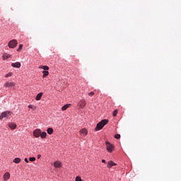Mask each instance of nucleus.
I'll use <instances>...</instances> for the list:
<instances>
[{"mask_svg": "<svg viewBox=\"0 0 181 181\" xmlns=\"http://www.w3.org/2000/svg\"><path fill=\"white\" fill-rule=\"evenodd\" d=\"M108 124V119H103L99 123L97 124L95 131H100Z\"/></svg>", "mask_w": 181, "mask_h": 181, "instance_id": "nucleus-1", "label": "nucleus"}, {"mask_svg": "<svg viewBox=\"0 0 181 181\" xmlns=\"http://www.w3.org/2000/svg\"><path fill=\"white\" fill-rule=\"evenodd\" d=\"M39 69H42V70H44L42 71V78H45L46 77H47V76H49V72L47 71V70H49V67L47 66H40Z\"/></svg>", "mask_w": 181, "mask_h": 181, "instance_id": "nucleus-2", "label": "nucleus"}, {"mask_svg": "<svg viewBox=\"0 0 181 181\" xmlns=\"http://www.w3.org/2000/svg\"><path fill=\"white\" fill-rule=\"evenodd\" d=\"M106 149L109 153H112V151H114V145L110 144V141H106Z\"/></svg>", "mask_w": 181, "mask_h": 181, "instance_id": "nucleus-3", "label": "nucleus"}, {"mask_svg": "<svg viewBox=\"0 0 181 181\" xmlns=\"http://www.w3.org/2000/svg\"><path fill=\"white\" fill-rule=\"evenodd\" d=\"M8 46L10 49H13L18 46V40H11L8 42Z\"/></svg>", "mask_w": 181, "mask_h": 181, "instance_id": "nucleus-4", "label": "nucleus"}, {"mask_svg": "<svg viewBox=\"0 0 181 181\" xmlns=\"http://www.w3.org/2000/svg\"><path fill=\"white\" fill-rule=\"evenodd\" d=\"M42 131L40 129H36L33 131V136H35V138H39V136H40V134H41Z\"/></svg>", "mask_w": 181, "mask_h": 181, "instance_id": "nucleus-5", "label": "nucleus"}, {"mask_svg": "<svg viewBox=\"0 0 181 181\" xmlns=\"http://www.w3.org/2000/svg\"><path fill=\"white\" fill-rule=\"evenodd\" d=\"M9 115H11V112L10 111H6V112H3L1 114V118H8V117H9Z\"/></svg>", "mask_w": 181, "mask_h": 181, "instance_id": "nucleus-6", "label": "nucleus"}, {"mask_svg": "<svg viewBox=\"0 0 181 181\" xmlns=\"http://www.w3.org/2000/svg\"><path fill=\"white\" fill-rule=\"evenodd\" d=\"M79 134L81 135V136H87L88 132L85 128H83L79 131Z\"/></svg>", "mask_w": 181, "mask_h": 181, "instance_id": "nucleus-7", "label": "nucleus"}, {"mask_svg": "<svg viewBox=\"0 0 181 181\" xmlns=\"http://www.w3.org/2000/svg\"><path fill=\"white\" fill-rule=\"evenodd\" d=\"M86 100H81L78 103V105L79 107L81 108H84L85 106H86Z\"/></svg>", "mask_w": 181, "mask_h": 181, "instance_id": "nucleus-8", "label": "nucleus"}, {"mask_svg": "<svg viewBox=\"0 0 181 181\" xmlns=\"http://www.w3.org/2000/svg\"><path fill=\"white\" fill-rule=\"evenodd\" d=\"M4 87H6V88H9V87H15V83H13V82H6L4 84Z\"/></svg>", "mask_w": 181, "mask_h": 181, "instance_id": "nucleus-9", "label": "nucleus"}, {"mask_svg": "<svg viewBox=\"0 0 181 181\" xmlns=\"http://www.w3.org/2000/svg\"><path fill=\"white\" fill-rule=\"evenodd\" d=\"M112 166H117V163H114V161L110 160L107 163V168L109 169H111V168H112Z\"/></svg>", "mask_w": 181, "mask_h": 181, "instance_id": "nucleus-10", "label": "nucleus"}, {"mask_svg": "<svg viewBox=\"0 0 181 181\" xmlns=\"http://www.w3.org/2000/svg\"><path fill=\"white\" fill-rule=\"evenodd\" d=\"M10 177H11V174L8 172L6 173L3 176L4 180L5 181L9 180Z\"/></svg>", "mask_w": 181, "mask_h": 181, "instance_id": "nucleus-11", "label": "nucleus"}, {"mask_svg": "<svg viewBox=\"0 0 181 181\" xmlns=\"http://www.w3.org/2000/svg\"><path fill=\"white\" fill-rule=\"evenodd\" d=\"M54 168H62V162L60 161H55L54 163Z\"/></svg>", "mask_w": 181, "mask_h": 181, "instance_id": "nucleus-12", "label": "nucleus"}, {"mask_svg": "<svg viewBox=\"0 0 181 181\" xmlns=\"http://www.w3.org/2000/svg\"><path fill=\"white\" fill-rule=\"evenodd\" d=\"M12 67H15L16 69H19L21 67V62H16L11 64Z\"/></svg>", "mask_w": 181, "mask_h": 181, "instance_id": "nucleus-13", "label": "nucleus"}, {"mask_svg": "<svg viewBox=\"0 0 181 181\" xmlns=\"http://www.w3.org/2000/svg\"><path fill=\"white\" fill-rule=\"evenodd\" d=\"M3 60H8V59H11V54H4L2 56Z\"/></svg>", "mask_w": 181, "mask_h": 181, "instance_id": "nucleus-14", "label": "nucleus"}, {"mask_svg": "<svg viewBox=\"0 0 181 181\" xmlns=\"http://www.w3.org/2000/svg\"><path fill=\"white\" fill-rule=\"evenodd\" d=\"M8 127L11 129H16V123H8Z\"/></svg>", "mask_w": 181, "mask_h": 181, "instance_id": "nucleus-15", "label": "nucleus"}, {"mask_svg": "<svg viewBox=\"0 0 181 181\" xmlns=\"http://www.w3.org/2000/svg\"><path fill=\"white\" fill-rule=\"evenodd\" d=\"M42 95H43V93H38L35 98V100L37 101H40V100H42Z\"/></svg>", "mask_w": 181, "mask_h": 181, "instance_id": "nucleus-16", "label": "nucleus"}, {"mask_svg": "<svg viewBox=\"0 0 181 181\" xmlns=\"http://www.w3.org/2000/svg\"><path fill=\"white\" fill-rule=\"evenodd\" d=\"M22 160V159H21V158H16L13 160L14 163H21V161Z\"/></svg>", "mask_w": 181, "mask_h": 181, "instance_id": "nucleus-17", "label": "nucleus"}, {"mask_svg": "<svg viewBox=\"0 0 181 181\" xmlns=\"http://www.w3.org/2000/svg\"><path fill=\"white\" fill-rule=\"evenodd\" d=\"M69 107H70V104L65 105L62 107V111H66V110H67V108H69Z\"/></svg>", "mask_w": 181, "mask_h": 181, "instance_id": "nucleus-18", "label": "nucleus"}, {"mask_svg": "<svg viewBox=\"0 0 181 181\" xmlns=\"http://www.w3.org/2000/svg\"><path fill=\"white\" fill-rule=\"evenodd\" d=\"M40 136L42 139L46 138V136H47V133H46L45 132H42V133H40Z\"/></svg>", "mask_w": 181, "mask_h": 181, "instance_id": "nucleus-19", "label": "nucleus"}, {"mask_svg": "<svg viewBox=\"0 0 181 181\" xmlns=\"http://www.w3.org/2000/svg\"><path fill=\"white\" fill-rule=\"evenodd\" d=\"M47 132V134H49V135H52V134H53V128H51V127L48 128Z\"/></svg>", "mask_w": 181, "mask_h": 181, "instance_id": "nucleus-20", "label": "nucleus"}, {"mask_svg": "<svg viewBox=\"0 0 181 181\" xmlns=\"http://www.w3.org/2000/svg\"><path fill=\"white\" fill-rule=\"evenodd\" d=\"M12 76H13V73L9 72L5 75V77H6V78H8V77H12Z\"/></svg>", "mask_w": 181, "mask_h": 181, "instance_id": "nucleus-21", "label": "nucleus"}, {"mask_svg": "<svg viewBox=\"0 0 181 181\" xmlns=\"http://www.w3.org/2000/svg\"><path fill=\"white\" fill-rule=\"evenodd\" d=\"M28 108H30L31 110H33V111H35V110H36V106H34L33 105H28Z\"/></svg>", "mask_w": 181, "mask_h": 181, "instance_id": "nucleus-22", "label": "nucleus"}, {"mask_svg": "<svg viewBox=\"0 0 181 181\" xmlns=\"http://www.w3.org/2000/svg\"><path fill=\"white\" fill-rule=\"evenodd\" d=\"M23 47V45L21 44L19 45L18 49H17V52H21L22 50V48Z\"/></svg>", "mask_w": 181, "mask_h": 181, "instance_id": "nucleus-23", "label": "nucleus"}, {"mask_svg": "<svg viewBox=\"0 0 181 181\" xmlns=\"http://www.w3.org/2000/svg\"><path fill=\"white\" fill-rule=\"evenodd\" d=\"M75 181H83V180L81 179V177L77 176L75 179Z\"/></svg>", "mask_w": 181, "mask_h": 181, "instance_id": "nucleus-24", "label": "nucleus"}, {"mask_svg": "<svg viewBox=\"0 0 181 181\" xmlns=\"http://www.w3.org/2000/svg\"><path fill=\"white\" fill-rule=\"evenodd\" d=\"M29 160H30V162H35V160H36V158H35V157H30V158H29Z\"/></svg>", "mask_w": 181, "mask_h": 181, "instance_id": "nucleus-25", "label": "nucleus"}, {"mask_svg": "<svg viewBox=\"0 0 181 181\" xmlns=\"http://www.w3.org/2000/svg\"><path fill=\"white\" fill-rule=\"evenodd\" d=\"M117 114H118V110L113 111V117H117Z\"/></svg>", "mask_w": 181, "mask_h": 181, "instance_id": "nucleus-26", "label": "nucleus"}, {"mask_svg": "<svg viewBox=\"0 0 181 181\" xmlns=\"http://www.w3.org/2000/svg\"><path fill=\"white\" fill-rule=\"evenodd\" d=\"M115 138L116 139H119V138H121V135L120 134H115Z\"/></svg>", "mask_w": 181, "mask_h": 181, "instance_id": "nucleus-27", "label": "nucleus"}, {"mask_svg": "<svg viewBox=\"0 0 181 181\" xmlns=\"http://www.w3.org/2000/svg\"><path fill=\"white\" fill-rule=\"evenodd\" d=\"M88 95L90 97H93V95H94V92H90Z\"/></svg>", "mask_w": 181, "mask_h": 181, "instance_id": "nucleus-28", "label": "nucleus"}, {"mask_svg": "<svg viewBox=\"0 0 181 181\" xmlns=\"http://www.w3.org/2000/svg\"><path fill=\"white\" fill-rule=\"evenodd\" d=\"M40 158H42V155L38 154V155H37V159H40Z\"/></svg>", "mask_w": 181, "mask_h": 181, "instance_id": "nucleus-29", "label": "nucleus"}, {"mask_svg": "<svg viewBox=\"0 0 181 181\" xmlns=\"http://www.w3.org/2000/svg\"><path fill=\"white\" fill-rule=\"evenodd\" d=\"M24 160L26 162V163H29V160L27 158H25Z\"/></svg>", "mask_w": 181, "mask_h": 181, "instance_id": "nucleus-30", "label": "nucleus"}, {"mask_svg": "<svg viewBox=\"0 0 181 181\" xmlns=\"http://www.w3.org/2000/svg\"><path fill=\"white\" fill-rule=\"evenodd\" d=\"M105 162H106V161H105V159L102 160V163H105Z\"/></svg>", "mask_w": 181, "mask_h": 181, "instance_id": "nucleus-31", "label": "nucleus"}, {"mask_svg": "<svg viewBox=\"0 0 181 181\" xmlns=\"http://www.w3.org/2000/svg\"><path fill=\"white\" fill-rule=\"evenodd\" d=\"M1 118H2L1 116H0V119H1Z\"/></svg>", "mask_w": 181, "mask_h": 181, "instance_id": "nucleus-32", "label": "nucleus"}]
</instances>
